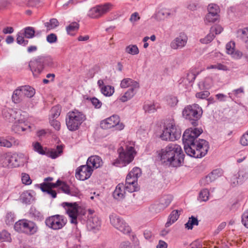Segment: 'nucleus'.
Segmentation results:
<instances>
[{"mask_svg":"<svg viewBox=\"0 0 248 248\" xmlns=\"http://www.w3.org/2000/svg\"><path fill=\"white\" fill-rule=\"evenodd\" d=\"M87 165L93 170L100 167L103 165V161L100 156L93 155L88 158Z\"/></svg>","mask_w":248,"mask_h":248,"instance_id":"4be33fe9","label":"nucleus"},{"mask_svg":"<svg viewBox=\"0 0 248 248\" xmlns=\"http://www.w3.org/2000/svg\"><path fill=\"white\" fill-rule=\"evenodd\" d=\"M202 132L199 128H190L186 130L183 135V142L186 154L191 157L201 158L209 150L208 142L203 139L197 140Z\"/></svg>","mask_w":248,"mask_h":248,"instance_id":"f257e3e1","label":"nucleus"},{"mask_svg":"<svg viewBox=\"0 0 248 248\" xmlns=\"http://www.w3.org/2000/svg\"><path fill=\"white\" fill-rule=\"evenodd\" d=\"M46 28V30L50 31L55 29L59 25V22L56 18H51L49 22H46L44 24Z\"/></svg>","mask_w":248,"mask_h":248,"instance_id":"f704fd0d","label":"nucleus"},{"mask_svg":"<svg viewBox=\"0 0 248 248\" xmlns=\"http://www.w3.org/2000/svg\"><path fill=\"white\" fill-rule=\"evenodd\" d=\"M90 100L92 105L95 108H100L102 106V102L96 97H92L90 98Z\"/></svg>","mask_w":248,"mask_h":248,"instance_id":"052dcab7","label":"nucleus"},{"mask_svg":"<svg viewBox=\"0 0 248 248\" xmlns=\"http://www.w3.org/2000/svg\"><path fill=\"white\" fill-rule=\"evenodd\" d=\"M237 36L239 37L245 44L247 51L244 53L245 60L248 62V27L240 29L237 31Z\"/></svg>","mask_w":248,"mask_h":248,"instance_id":"f3484780","label":"nucleus"},{"mask_svg":"<svg viewBox=\"0 0 248 248\" xmlns=\"http://www.w3.org/2000/svg\"><path fill=\"white\" fill-rule=\"evenodd\" d=\"M23 92L24 97L31 98L34 96L35 93V91L34 88L29 85L20 86Z\"/></svg>","mask_w":248,"mask_h":248,"instance_id":"c756f323","label":"nucleus"},{"mask_svg":"<svg viewBox=\"0 0 248 248\" xmlns=\"http://www.w3.org/2000/svg\"><path fill=\"white\" fill-rule=\"evenodd\" d=\"M88 15L92 18H97L101 16L98 5L92 8L88 12Z\"/></svg>","mask_w":248,"mask_h":248,"instance_id":"c9c22d12","label":"nucleus"},{"mask_svg":"<svg viewBox=\"0 0 248 248\" xmlns=\"http://www.w3.org/2000/svg\"><path fill=\"white\" fill-rule=\"evenodd\" d=\"M12 155L10 153H2L0 154V163L3 167H16L17 164L12 162Z\"/></svg>","mask_w":248,"mask_h":248,"instance_id":"aec40b11","label":"nucleus"},{"mask_svg":"<svg viewBox=\"0 0 248 248\" xmlns=\"http://www.w3.org/2000/svg\"><path fill=\"white\" fill-rule=\"evenodd\" d=\"M202 108L197 104L186 106L182 111V116L194 126H197L202 116Z\"/></svg>","mask_w":248,"mask_h":248,"instance_id":"7ed1b4c3","label":"nucleus"},{"mask_svg":"<svg viewBox=\"0 0 248 248\" xmlns=\"http://www.w3.org/2000/svg\"><path fill=\"white\" fill-rule=\"evenodd\" d=\"M21 31L25 37L28 39L32 38L35 36V30L32 27H26Z\"/></svg>","mask_w":248,"mask_h":248,"instance_id":"2f4dec72","label":"nucleus"},{"mask_svg":"<svg viewBox=\"0 0 248 248\" xmlns=\"http://www.w3.org/2000/svg\"><path fill=\"white\" fill-rule=\"evenodd\" d=\"M100 126L103 129H109L115 127L117 130H121L124 126L120 123V118L118 115H113L101 122Z\"/></svg>","mask_w":248,"mask_h":248,"instance_id":"9b49d317","label":"nucleus"},{"mask_svg":"<svg viewBox=\"0 0 248 248\" xmlns=\"http://www.w3.org/2000/svg\"><path fill=\"white\" fill-rule=\"evenodd\" d=\"M118 153L119 157L112 162V165L118 167L126 166L131 163L136 154L134 148L128 146H126L125 148L120 147L118 149Z\"/></svg>","mask_w":248,"mask_h":248,"instance_id":"20e7f679","label":"nucleus"},{"mask_svg":"<svg viewBox=\"0 0 248 248\" xmlns=\"http://www.w3.org/2000/svg\"><path fill=\"white\" fill-rule=\"evenodd\" d=\"M240 142L243 146H248V130L241 137Z\"/></svg>","mask_w":248,"mask_h":248,"instance_id":"e2e57ef3","label":"nucleus"},{"mask_svg":"<svg viewBox=\"0 0 248 248\" xmlns=\"http://www.w3.org/2000/svg\"><path fill=\"white\" fill-rule=\"evenodd\" d=\"M129 173H131L132 176L136 177V179H138V178L141 175V170L139 168L135 167L130 172H129Z\"/></svg>","mask_w":248,"mask_h":248,"instance_id":"69168bd1","label":"nucleus"},{"mask_svg":"<svg viewBox=\"0 0 248 248\" xmlns=\"http://www.w3.org/2000/svg\"><path fill=\"white\" fill-rule=\"evenodd\" d=\"M62 206L65 208L67 214L70 218V222L73 224L77 223V217L79 206L77 202H63Z\"/></svg>","mask_w":248,"mask_h":248,"instance_id":"ddd939ff","label":"nucleus"},{"mask_svg":"<svg viewBox=\"0 0 248 248\" xmlns=\"http://www.w3.org/2000/svg\"><path fill=\"white\" fill-rule=\"evenodd\" d=\"M139 88H134L133 87L128 89L122 96L120 98V100L122 102H125L132 98L136 93L137 90Z\"/></svg>","mask_w":248,"mask_h":248,"instance_id":"c85d7f7f","label":"nucleus"},{"mask_svg":"<svg viewBox=\"0 0 248 248\" xmlns=\"http://www.w3.org/2000/svg\"><path fill=\"white\" fill-rule=\"evenodd\" d=\"M11 145L8 138L5 139L3 137H0V146L10 148H11Z\"/></svg>","mask_w":248,"mask_h":248,"instance_id":"3c124183","label":"nucleus"},{"mask_svg":"<svg viewBox=\"0 0 248 248\" xmlns=\"http://www.w3.org/2000/svg\"><path fill=\"white\" fill-rule=\"evenodd\" d=\"M21 180L23 184L29 185L31 183V180L29 174L25 173H22Z\"/></svg>","mask_w":248,"mask_h":248,"instance_id":"13d9d810","label":"nucleus"},{"mask_svg":"<svg viewBox=\"0 0 248 248\" xmlns=\"http://www.w3.org/2000/svg\"><path fill=\"white\" fill-rule=\"evenodd\" d=\"M158 157L166 165L173 167L180 166L184 162L185 155L181 146L170 143L157 152Z\"/></svg>","mask_w":248,"mask_h":248,"instance_id":"f03ea898","label":"nucleus"},{"mask_svg":"<svg viewBox=\"0 0 248 248\" xmlns=\"http://www.w3.org/2000/svg\"><path fill=\"white\" fill-rule=\"evenodd\" d=\"M213 85V80L211 78L207 77L203 81H201L198 84L200 90L209 89Z\"/></svg>","mask_w":248,"mask_h":248,"instance_id":"7c9ffc66","label":"nucleus"},{"mask_svg":"<svg viewBox=\"0 0 248 248\" xmlns=\"http://www.w3.org/2000/svg\"><path fill=\"white\" fill-rule=\"evenodd\" d=\"M124 189L126 191H127L129 193H132L135 191H137L139 189V187L138 186V185H133L132 184H126L124 185Z\"/></svg>","mask_w":248,"mask_h":248,"instance_id":"09e8293b","label":"nucleus"},{"mask_svg":"<svg viewBox=\"0 0 248 248\" xmlns=\"http://www.w3.org/2000/svg\"><path fill=\"white\" fill-rule=\"evenodd\" d=\"M63 145H57L56 148L51 149L50 152L47 153V155L52 159H55L62 154L63 152Z\"/></svg>","mask_w":248,"mask_h":248,"instance_id":"cd10ccee","label":"nucleus"},{"mask_svg":"<svg viewBox=\"0 0 248 248\" xmlns=\"http://www.w3.org/2000/svg\"><path fill=\"white\" fill-rule=\"evenodd\" d=\"M58 186L65 194L72 196H78L79 191L78 189L71 188L65 182L60 180Z\"/></svg>","mask_w":248,"mask_h":248,"instance_id":"412c9836","label":"nucleus"},{"mask_svg":"<svg viewBox=\"0 0 248 248\" xmlns=\"http://www.w3.org/2000/svg\"><path fill=\"white\" fill-rule=\"evenodd\" d=\"M209 192L207 189H203L199 193V200L206 202L209 199Z\"/></svg>","mask_w":248,"mask_h":248,"instance_id":"a18cd8bd","label":"nucleus"},{"mask_svg":"<svg viewBox=\"0 0 248 248\" xmlns=\"http://www.w3.org/2000/svg\"><path fill=\"white\" fill-rule=\"evenodd\" d=\"M24 96L20 86L14 90L12 96V100L14 103H19L23 100Z\"/></svg>","mask_w":248,"mask_h":248,"instance_id":"393cba45","label":"nucleus"},{"mask_svg":"<svg viewBox=\"0 0 248 248\" xmlns=\"http://www.w3.org/2000/svg\"><path fill=\"white\" fill-rule=\"evenodd\" d=\"M101 93L106 96H110L113 94L114 92V88L109 85H105L101 87Z\"/></svg>","mask_w":248,"mask_h":248,"instance_id":"e433bc0d","label":"nucleus"},{"mask_svg":"<svg viewBox=\"0 0 248 248\" xmlns=\"http://www.w3.org/2000/svg\"><path fill=\"white\" fill-rule=\"evenodd\" d=\"M14 215L11 212L8 213L5 217V222L8 225L12 224L14 222Z\"/></svg>","mask_w":248,"mask_h":248,"instance_id":"0e129e2a","label":"nucleus"},{"mask_svg":"<svg viewBox=\"0 0 248 248\" xmlns=\"http://www.w3.org/2000/svg\"><path fill=\"white\" fill-rule=\"evenodd\" d=\"M181 211L178 210H173L168 217V220L165 224L166 227H170L179 218Z\"/></svg>","mask_w":248,"mask_h":248,"instance_id":"bb28decb","label":"nucleus"},{"mask_svg":"<svg viewBox=\"0 0 248 248\" xmlns=\"http://www.w3.org/2000/svg\"><path fill=\"white\" fill-rule=\"evenodd\" d=\"M187 36L184 32H181L170 43V47L173 49H181L184 48L187 42Z\"/></svg>","mask_w":248,"mask_h":248,"instance_id":"4468645a","label":"nucleus"},{"mask_svg":"<svg viewBox=\"0 0 248 248\" xmlns=\"http://www.w3.org/2000/svg\"><path fill=\"white\" fill-rule=\"evenodd\" d=\"M248 178V170H241L238 172V179L240 183L246 180Z\"/></svg>","mask_w":248,"mask_h":248,"instance_id":"8fccbe9b","label":"nucleus"},{"mask_svg":"<svg viewBox=\"0 0 248 248\" xmlns=\"http://www.w3.org/2000/svg\"><path fill=\"white\" fill-rule=\"evenodd\" d=\"M101 221L96 215L91 216L87 222V227L89 231L98 230L101 227Z\"/></svg>","mask_w":248,"mask_h":248,"instance_id":"6ab92c4d","label":"nucleus"},{"mask_svg":"<svg viewBox=\"0 0 248 248\" xmlns=\"http://www.w3.org/2000/svg\"><path fill=\"white\" fill-rule=\"evenodd\" d=\"M214 37V34L210 32L204 38L201 39L200 42L202 44H208L213 40Z\"/></svg>","mask_w":248,"mask_h":248,"instance_id":"603ef678","label":"nucleus"},{"mask_svg":"<svg viewBox=\"0 0 248 248\" xmlns=\"http://www.w3.org/2000/svg\"><path fill=\"white\" fill-rule=\"evenodd\" d=\"M172 200V196L170 195H164L159 199L161 204L163 205L165 208L170 205Z\"/></svg>","mask_w":248,"mask_h":248,"instance_id":"79ce46f5","label":"nucleus"},{"mask_svg":"<svg viewBox=\"0 0 248 248\" xmlns=\"http://www.w3.org/2000/svg\"><path fill=\"white\" fill-rule=\"evenodd\" d=\"M14 228L16 231L28 235L34 234L38 230V226L34 222L27 219H22L17 221L15 224Z\"/></svg>","mask_w":248,"mask_h":248,"instance_id":"0eeeda50","label":"nucleus"},{"mask_svg":"<svg viewBox=\"0 0 248 248\" xmlns=\"http://www.w3.org/2000/svg\"><path fill=\"white\" fill-rule=\"evenodd\" d=\"M78 28L79 24L76 22H73L66 27V30L68 34L73 35L74 32L77 31Z\"/></svg>","mask_w":248,"mask_h":248,"instance_id":"58836bf2","label":"nucleus"},{"mask_svg":"<svg viewBox=\"0 0 248 248\" xmlns=\"http://www.w3.org/2000/svg\"><path fill=\"white\" fill-rule=\"evenodd\" d=\"M33 149L35 151L38 152L41 155H45L46 152L44 150L43 147L38 142H36L33 144Z\"/></svg>","mask_w":248,"mask_h":248,"instance_id":"864d4df0","label":"nucleus"},{"mask_svg":"<svg viewBox=\"0 0 248 248\" xmlns=\"http://www.w3.org/2000/svg\"><path fill=\"white\" fill-rule=\"evenodd\" d=\"M165 208L163 205L161 204L160 201L152 205L151 206V210L155 213H159Z\"/></svg>","mask_w":248,"mask_h":248,"instance_id":"c03bdc74","label":"nucleus"},{"mask_svg":"<svg viewBox=\"0 0 248 248\" xmlns=\"http://www.w3.org/2000/svg\"><path fill=\"white\" fill-rule=\"evenodd\" d=\"M223 31V28L220 25H215L211 27L210 32L215 34H220Z\"/></svg>","mask_w":248,"mask_h":248,"instance_id":"338daca9","label":"nucleus"},{"mask_svg":"<svg viewBox=\"0 0 248 248\" xmlns=\"http://www.w3.org/2000/svg\"><path fill=\"white\" fill-rule=\"evenodd\" d=\"M86 119V115L78 109H75L70 111L66 117V124L67 128L71 131L78 130Z\"/></svg>","mask_w":248,"mask_h":248,"instance_id":"39448f33","label":"nucleus"},{"mask_svg":"<svg viewBox=\"0 0 248 248\" xmlns=\"http://www.w3.org/2000/svg\"><path fill=\"white\" fill-rule=\"evenodd\" d=\"M10 115V116L12 117L11 119H14L16 120L12 127V130L16 134H20L21 132L25 131L28 129L30 128V126H28L22 120L18 119V116L21 115L20 111H16L12 110Z\"/></svg>","mask_w":248,"mask_h":248,"instance_id":"f8f14e48","label":"nucleus"},{"mask_svg":"<svg viewBox=\"0 0 248 248\" xmlns=\"http://www.w3.org/2000/svg\"><path fill=\"white\" fill-rule=\"evenodd\" d=\"M11 238L10 234L7 231L4 230L0 232V243L3 242H10Z\"/></svg>","mask_w":248,"mask_h":248,"instance_id":"49530a36","label":"nucleus"},{"mask_svg":"<svg viewBox=\"0 0 248 248\" xmlns=\"http://www.w3.org/2000/svg\"><path fill=\"white\" fill-rule=\"evenodd\" d=\"M24 37V35L21 33V31H20L16 34V41L18 45L25 46L28 44L29 41L25 39Z\"/></svg>","mask_w":248,"mask_h":248,"instance_id":"a19ab883","label":"nucleus"},{"mask_svg":"<svg viewBox=\"0 0 248 248\" xmlns=\"http://www.w3.org/2000/svg\"><path fill=\"white\" fill-rule=\"evenodd\" d=\"M66 222V218L64 216L59 215L49 217L45 221L46 225L54 230L62 229Z\"/></svg>","mask_w":248,"mask_h":248,"instance_id":"9d476101","label":"nucleus"},{"mask_svg":"<svg viewBox=\"0 0 248 248\" xmlns=\"http://www.w3.org/2000/svg\"><path fill=\"white\" fill-rule=\"evenodd\" d=\"M60 183V180H58L55 183L43 182L39 185V187L43 192L47 193L52 198H55L57 197V193L52 189L58 187Z\"/></svg>","mask_w":248,"mask_h":248,"instance_id":"dca6fc26","label":"nucleus"},{"mask_svg":"<svg viewBox=\"0 0 248 248\" xmlns=\"http://www.w3.org/2000/svg\"><path fill=\"white\" fill-rule=\"evenodd\" d=\"M235 43L234 42H230L226 45V52L228 54L233 53L234 51Z\"/></svg>","mask_w":248,"mask_h":248,"instance_id":"4d7b16f0","label":"nucleus"},{"mask_svg":"<svg viewBox=\"0 0 248 248\" xmlns=\"http://www.w3.org/2000/svg\"><path fill=\"white\" fill-rule=\"evenodd\" d=\"M222 174V170L220 169H216L212 171L207 176L202 178L200 183L202 185L205 186L209 184L210 183L214 181L217 178L221 176Z\"/></svg>","mask_w":248,"mask_h":248,"instance_id":"a211bd4d","label":"nucleus"},{"mask_svg":"<svg viewBox=\"0 0 248 248\" xmlns=\"http://www.w3.org/2000/svg\"><path fill=\"white\" fill-rule=\"evenodd\" d=\"M93 169L87 164L78 167L76 171V177L80 180L84 181L88 179L91 176Z\"/></svg>","mask_w":248,"mask_h":248,"instance_id":"2eb2a0df","label":"nucleus"},{"mask_svg":"<svg viewBox=\"0 0 248 248\" xmlns=\"http://www.w3.org/2000/svg\"><path fill=\"white\" fill-rule=\"evenodd\" d=\"M159 108L157 103L146 102L143 106V109L145 113H153L155 112Z\"/></svg>","mask_w":248,"mask_h":248,"instance_id":"a878e982","label":"nucleus"},{"mask_svg":"<svg viewBox=\"0 0 248 248\" xmlns=\"http://www.w3.org/2000/svg\"><path fill=\"white\" fill-rule=\"evenodd\" d=\"M53 61L49 57H38L29 62V67L34 77H37L43 71L44 66H52Z\"/></svg>","mask_w":248,"mask_h":248,"instance_id":"423d86ee","label":"nucleus"},{"mask_svg":"<svg viewBox=\"0 0 248 248\" xmlns=\"http://www.w3.org/2000/svg\"><path fill=\"white\" fill-rule=\"evenodd\" d=\"M198 224L199 221L198 219L193 216H191L189 217L187 222L185 224V226L186 228H187L188 230H191L192 229L193 226H197Z\"/></svg>","mask_w":248,"mask_h":248,"instance_id":"4c0bfd02","label":"nucleus"},{"mask_svg":"<svg viewBox=\"0 0 248 248\" xmlns=\"http://www.w3.org/2000/svg\"><path fill=\"white\" fill-rule=\"evenodd\" d=\"M120 86L122 88H126L129 87H130L131 88L133 87L134 88H140L139 83L137 81L130 78L123 79L121 81Z\"/></svg>","mask_w":248,"mask_h":248,"instance_id":"b1692460","label":"nucleus"},{"mask_svg":"<svg viewBox=\"0 0 248 248\" xmlns=\"http://www.w3.org/2000/svg\"><path fill=\"white\" fill-rule=\"evenodd\" d=\"M125 52L132 55L139 54V50L136 45H130L125 47Z\"/></svg>","mask_w":248,"mask_h":248,"instance_id":"37998d69","label":"nucleus"},{"mask_svg":"<svg viewBox=\"0 0 248 248\" xmlns=\"http://www.w3.org/2000/svg\"><path fill=\"white\" fill-rule=\"evenodd\" d=\"M208 13L213 14L214 15H217L219 9L218 6L215 4H210L208 7Z\"/></svg>","mask_w":248,"mask_h":248,"instance_id":"de8ad7c7","label":"nucleus"},{"mask_svg":"<svg viewBox=\"0 0 248 248\" xmlns=\"http://www.w3.org/2000/svg\"><path fill=\"white\" fill-rule=\"evenodd\" d=\"M138 179H136V177H134V176H132L131 173H128L126 177L125 180V184H133V185H137Z\"/></svg>","mask_w":248,"mask_h":248,"instance_id":"6e6d98bb","label":"nucleus"},{"mask_svg":"<svg viewBox=\"0 0 248 248\" xmlns=\"http://www.w3.org/2000/svg\"><path fill=\"white\" fill-rule=\"evenodd\" d=\"M20 199L23 203L30 204L32 200V196L29 191H24L21 194Z\"/></svg>","mask_w":248,"mask_h":248,"instance_id":"72a5a7b5","label":"nucleus"},{"mask_svg":"<svg viewBox=\"0 0 248 248\" xmlns=\"http://www.w3.org/2000/svg\"><path fill=\"white\" fill-rule=\"evenodd\" d=\"M247 51V48H246V50H244V51L242 52L239 50L237 51H234L233 52V53L231 54L230 55H232V56L236 59H241L242 56L244 57V53ZM245 58V57H244Z\"/></svg>","mask_w":248,"mask_h":248,"instance_id":"680f3d73","label":"nucleus"},{"mask_svg":"<svg viewBox=\"0 0 248 248\" xmlns=\"http://www.w3.org/2000/svg\"><path fill=\"white\" fill-rule=\"evenodd\" d=\"M218 16L208 14L205 18V20L209 22H215L217 19Z\"/></svg>","mask_w":248,"mask_h":248,"instance_id":"774afa93","label":"nucleus"},{"mask_svg":"<svg viewBox=\"0 0 248 248\" xmlns=\"http://www.w3.org/2000/svg\"><path fill=\"white\" fill-rule=\"evenodd\" d=\"M126 191L124 185L123 184H119L116 187L113 193L114 198L117 200H121L124 198Z\"/></svg>","mask_w":248,"mask_h":248,"instance_id":"5701e85b","label":"nucleus"},{"mask_svg":"<svg viewBox=\"0 0 248 248\" xmlns=\"http://www.w3.org/2000/svg\"><path fill=\"white\" fill-rule=\"evenodd\" d=\"M110 224L117 230L124 234H128L131 232V228L125 221L120 217L112 213L109 216Z\"/></svg>","mask_w":248,"mask_h":248,"instance_id":"1a4fd4ad","label":"nucleus"},{"mask_svg":"<svg viewBox=\"0 0 248 248\" xmlns=\"http://www.w3.org/2000/svg\"><path fill=\"white\" fill-rule=\"evenodd\" d=\"M244 93V88L243 87H240L238 89L233 90L232 93H229V95L231 98H232L231 95L232 94L237 97H240L241 96V94H243Z\"/></svg>","mask_w":248,"mask_h":248,"instance_id":"bf43d9fd","label":"nucleus"},{"mask_svg":"<svg viewBox=\"0 0 248 248\" xmlns=\"http://www.w3.org/2000/svg\"><path fill=\"white\" fill-rule=\"evenodd\" d=\"M24 37V35L21 33V31H20L16 34V41L18 45L25 46L28 44L29 41L25 39Z\"/></svg>","mask_w":248,"mask_h":248,"instance_id":"ea45409f","label":"nucleus"},{"mask_svg":"<svg viewBox=\"0 0 248 248\" xmlns=\"http://www.w3.org/2000/svg\"><path fill=\"white\" fill-rule=\"evenodd\" d=\"M101 16L109 12L112 8L113 5L110 3L98 5Z\"/></svg>","mask_w":248,"mask_h":248,"instance_id":"473e14b6","label":"nucleus"},{"mask_svg":"<svg viewBox=\"0 0 248 248\" xmlns=\"http://www.w3.org/2000/svg\"><path fill=\"white\" fill-rule=\"evenodd\" d=\"M181 135L180 128L175 124L170 123L164 128L160 135V138L164 140L174 141L179 139Z\"/></svg>","mask_w":248,"mask_h":248,"instance_id":"6e6552de","label":"nucleus"},{"mask_svg":"<svg viewBox=\"0 0 248 248\" xmlns=\"http://www.w3.org/2000/svg\"><path fill=\"white\" fill-rule=\"evenodd\" d=\"M241 222L242 224L248 229V209L246 210L241 216Z\"/></svg>","mask_w":248,"mask_h":248,"instance_id":"5fc2aeb1","label":"nucleus"}]
</instances>
